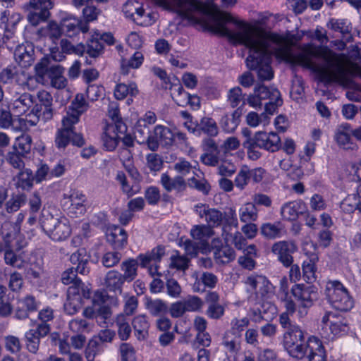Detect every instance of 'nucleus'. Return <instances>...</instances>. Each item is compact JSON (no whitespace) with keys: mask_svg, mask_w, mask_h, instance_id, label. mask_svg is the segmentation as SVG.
<instances>
[{"mask_svg":"<svg viewBox=\"0 0 361 361\" xmlns=\"http://www.w3.org/2000/svg\"><path fill=\"white\" fill-rule=\"evenodd\" d=\"M5 348L12 354H16L21 350L22 345L20 339L15 336H7L4 338Z\"/></svg>","mask_w":361,"mask_h":361,"instance_id":"nucleus-64","label":"nucleus"},{"mask_svg":"<svg viewBox=\"0 0 361 361\" xmlns=\"http://www.w3.org/2000/svg\"><path fill=\"white\" fill-rule=\"evenodd\" d=\"M231 330L227 332L240 337L241 332L249 325V319L247 317L243 319L235 318L231 321Z\"/></svg>","mask_w":361,"mask_h":361,"instance_id":"nucleus-57","label":"nucleus"},{"mask_svg":"<svg viewBox=\"0 0 361 361\" xmlns=\"http://www.w3.org/2000/svg\"><path fill=\"white\" fill-rule=\"evenodd\" d=\"M241 115L242 109L240 107H238L230 116H224L221 121L224 130L227 133L233 132L240 123Z\"/></svg>","mask_w":361,"mask_h":361,"instance_id":"nucleus-36","label":"nucleus"},{"mask_svg":"<svg viewBox=\"0 0 361 361\" xmlns=\"http://www.w3.org/2000/svg\"><path fill=\"white\" fill-rule=\"evenodd\" d=\"M261 234L268 240L281 238L286 234L284 225L281 221L264 223L260 227Z\"/></svg>","mask_w":361,"mask_h":361,"instance_id":"nucleus-23","label":"nucleus"},{"mask_svg":"<svg viewBox=\"0 0 361 361\" xmlns=\"http://www.w3.org/2000/svg\"><path fill=\"white\" fill-rule=\"evenodd\" d=\"M187 312H198L203 305V300L196 295H189L183 300Z\"/></svg>","mask_w":361,"mask_h":361,"instance_id":"nucleus-56","label":"nucleus"},{"mask_svg":"<svg viewBox=\"0 0 361 361\" xmlns=\"http://www.w3.org/2000/svg\"><path fill=\"white\" fill-rule=\"evenodd\" d=\"M138 92L137 85L135 82H130L128 85L119 83L114 89V96L118 100L123 99L128 95L135 97L138 94Z\"/></svg>","mask_w":361,"mask_h":361,"instance_id":"nucleus-37","label":"nucleus"},{"mask_svg":"<svg viewBox=\"0 0 361 361\" xmlns=\"http://www.w3.org/2000/svg\"><path fill=\"white\" fill-rule=\"evenodd\" d=\"M61 27L66 35L72 37L82 32L86 33L89 30V26L86 23L81 22L73 17H68L61 20Z\"/></svg>","mask_w":361,"mask_h":361,"instance_id":"nucleus-21","label":"nucleus"},{"mask_svg":"<svg viewBox=\"0 0 361 361\" xmlns=\"http://www.w3.org/2000/svg\"><path fill=\"white\" fill-rule=\"evenodd\" d=\"M138 262L136 259H129L122 262L121 270L123 271V277L127 282L133 281L137 276Z\"/></svg>","mask_w":361,"mask_h":361,"instance_id":"nucleus-41","label":"nucleus"},{"mask_svg":"<svg viewBox=\"0 0 361 361\" xmlns=\"http://www.w3.org/2000/svg\"><path fill=\"white\" fill-rule=\"evenodd\" d=\"M116 326L118 338L123 341H127L132 332L130 325L123 314L118 315L116 319Z\"/></svg>","mask_w":361,"mask_h":361,"instance_id":"nucleus-40","label":"nucleus"},{"mask_svg":"<svg viewBox=\"0 0 361 361\" xmlns=\"http://www.w3.org/2000/svg\"><path fill=\"white\" fill-rule=\"evenodd\" d=\"M358 199L357 195H348L341 202V209L348 214H351L356 210Z\"/></svg>","mask_w":361,"mask_h":361,"instance_id":"nucleus-62","label":"nucleus"},{"mask_svg":"<svg viewBox=\"0 0 361 361\" xmlns=\"http://www.w3.org/2000/svg\"><path fill=\"white\" fill-rule=\"evenodd\" d=\"M72 110L68 111L66 116H77L78 122L80 116L88 108V104L86 102L83 94H78L71 103Z\"/></svg>","mask_w":361,"mask_h":361,"instance_id":"nucleus-39","label":"nucleus"},{"mask_svg":"<svg viewBox=\"0 0 361 361\" xmlns=\"http://www.w3.org/2000/svg\"><path fill=\"white\" fill-rule=\"evenodd\" d=\"M39 222L44 232L54 241L66 240L71 235V227L64 217L59 218L49 211H42Z\"/></svg>","mask_w":361,"mask_h":361,"instance_id":"nucleus-2","label":"nucleus"},{"mask_svg":"<svg viewBox=\"0 0 361 361\" xmlns=\"http://www.w3.org/2000/svg\"><path fill=\"white\" fill-rule=\"evenodd\" d=\"M33 102V97L29 93H24L11 103L10 108L15 114L20 116L26 113Z\"/></svg>","mask_w":361,"mask_h":361,"instance_id":"nucleus-30","label":"nucleus"},{"mask_svg":"<svg viewBox=\"0 0 361 361\" xmlns=\"http://www.w3.org/2000/svg\"><path fill=\"white\" fill-rule=\"evenodd\" d=\"M305 204L302 201H292L284 204L281 209V214L283 219L295 220L300 214H302Z\"/></svg>","mask_w":361,"mask_h":361,"instance_id":"nucleus-26","label":"nucleus"},{"mask_svg":"<svg viewBox=\"0 0 361 361\" xmlns=\"http://www.w3.org/2000/svg\"><path fill=\"white\" fill-rule=\"evenodd\" d=\"M145 307L154 317L165 314L168 312L167 304L161 299L146 298Z\"/></svg>","mask_w":361,"mask_h":361,"instance_id":"nucleus-35","label":"nucleus"},{"mask_svg":"<svg viewBox=\"0 0 361 361\" xmlns=\"http://www.w3.org/2000/svg\"><path fill=\"white\" fill-rule=\"evenodd\" d=\"M135 335L140 341L145 340L148 336L149 323L147 317L143 314L137 315L132 321Z\"/></svg>","mask_w":361,"mask_h":361,"instance_id":"nucleus-31","label":"nucleus"},{"mask_svg":"<svg viewBox=\"0 0 361 361\" xmlns=\"http://www.w3.org/2000/svg\"><path fill=\"white\" fill-rule=\"evenodd\" d=\"M121 257L122 255L118 252H109L102 257V263L106 268L113 267L120 262Z\"/></svg>","mask_w":361,"mask_h":361,"instance_id":"nucleus-63","label":"nucleus"},{"mask_svg":"<svg viewBox=\"0 0 361 361\" xmlns=\"http://www.w3.org/2000/svg\"><path fill=\"white\" fill-rule=\"evenodd\" d=\"M234 250L228 245L221 246L214 252V257L217 264H228L235 259Z\"/></svg>","mask_w":361,"mask_h":361,"instance_id":"nucleus-34","label":"nucleus"},{"mask_svg":"<svg viewBox=\"0 0 361 361\" xmlns=\"http://www.w3.org/2000/svg\"><path fill=\"white\" fill-rule=\"evenodd\" d=\"M160 182L167 192H171L172 190L182 192L185 190L187 187V183L185 180L180 176L172 178L167 173H162L161 175Z\"/></svg>","mask_w":361,"mask_h":361,"instance_id":"nucleus-28","label":"nucleus"},{"mask_svg":"<svg viewBox=\"0 0 361 361\" xmlns=\"http://www.w3.org/2000/svg\"><path fill=\"white\" fill-rule=\"evenodd\" d=\"M147 166L151 171L157 172L161 170L163 166L161 157L155 153H150L146 157Z\"/></svg>","mask_w":361,"mask_h":361,"instance_id":"nucleus-61","label":"nucleus"},{"mask_svg":"<svg viewBox=\"0 0 361 361\" xmlns=\"http://www.w3.org/2000/svg\"><path fill=\"white\" fill-rule=\"evenodd\" d=\"M164 9L173 11L184 19L194 23H204L213 16L216 20L209 25L212 32L228 37L234 43L249 48L246 59L248 68L257 72L260 81L271 80L274 71L271 56L285 61V37L266 32L259 26L251 25L233 18L231 14L216 11V7L199 0H152Z\"/></svg>","mask_w":361,"mask_h":361,"instance_id":"nucleus-1","label":"nucleus"},{"mask_svg":"<svg viewBox=\"0 0 361 361\" xmlns=\"http://www.w3.org/2000/svg\"><path fill=\"white\" fill-rule=\"evenodd\" d=\"M82 304V298L78 295L77 288H68L67 299L63 305L65 312L70 315H73L79 311Z\"/></svg>","mask_w":361,"mask_h":361,"instance_id":"nucleus-24","label":"nucleus"},{"mask_svg":"<svg viewBox=\"0 0 361 361\" xmlns=\"http://www.w3.org/2000/svg\"><path fill=\"white\" fill-rule=\"evenodd\" d=\"M108 115L114 122V124H111L112 126H116V130L119 131L120 133L125 132L126 126L121 121V118L119 116L118 104L116 102H112L109 103Z\"/></svg>","mask_w":361,"mask_h":361,"instance_id":"nucleus-43","label":"nucleus"},{"mask_svg":"<svg viewBox=\"0 0 361 361\" xmlns=\"http://www.w3.org/2000/svg\"><path fill=\"white\" fill-rule=\"evenodd\" d=\"M52 0H30L28 6L34 11L27 15V20L33 26H37L40 22L47 20L49 16V10L52 8Z\"/></svg>","mask_w":361,"mask_h":361,"instance_id":"nucleus-7","label":"nucleus"},{"mask_svg":"<svg viewBox=\"0 0 361 361\" xmlns=\"http://www.w3.org/2000/svg\"><path fill=\"white\" fill-rule=\"evenodd\" d=\"M126 281L117 270L109 271L104 279V284L107 290L121 294L122 287Z\"/></svg>","mask_w":361,"mask_h":361,"instance_id":"nucleus-25","label":"nucleus"},{"mask_svg":"<svg viewBox=\"0 0 361 361\" xmlns=\"http://www.w3.org/2000/svg\"><path fill=\"white\" fill-rule=\"evenodd\" d=\"M118 133L116 130V126L112 125H107L105 128L102 140L106 149L109 151L114 150L118 143Z\"/></svg>","mask_w":361,"mask_h":361,"instance_id":"nucleus-33","label":"nucleus"},{"mask_svg":"<svg viewBox=\"0 0 361 361\" xmlns=\"http://www.w3.org/2000/svg\"><path fill=\"white\" fill-rule=\"evenodd\" d=\"M34 54L35 50L32 44H22L15 49L14 58L20 66L27 68L34 62Z\"/></svg>","mask_w":361,"mask_h":361,"instance_id":"nucleus-19","label":"nucleus"},{"mask_svg":"<svg viewBox=\"0 0 361 361\" xmlns=\"http://www.w3.org/2000/svg\"><path fill=\"white\" fill-rule=\"evenodd\" d=\"M22 19L19 13H11L9 11H4L1 14L0 21L6 24V29L8 27H14Z\"/></svg>","mask_w":361,"mask_h":361,"instance_id":"nucleus-55","label":"nucleus"},{"mask_svg":"<svg viewBox=\"0 0 361 361\" xmlns=\"http://www.w3.org/2000/svg\"><path fill=\"white\" fill-rule=\"evenodd\" d=\"M143 61L144 56L141 51H135L129 59L121 54V73L123 75H128L130 68H140Z\"/></svg>","mask_w":361,"mask_h":361,"instance_id":"nucleus-29","label":"nucleus"},{"mask_svg":"<svg viewBox=\"0 0 361 361\" xmlns=\"http://www.w3.org/2000/svg\"><path fill=\"white\" fill-rule=\"evenodd\" d=\"M222 237L226 244H228L229 238H231V243L234 245L235 247L239 250H244L247 245V240L240 232L236 231L232 235L226 231V226L223 227Z\"/></svg>","mask_w":361,"mask_h":361,"instance_id":"nucleus-42","label":"nucleus"},{"mask_svg":"<svg viewBox=\"0 0 361 361\" xmlns=\"http://www.w3.org/2000/svg\"><path fill=\"white\" fill-rule=\"evenodd\" d=\"M27 198L24 194H18L12 197L6 203V210L8 213L17 212L26 202Z\"/></svg>","mask_w":361,"mask_h":361,"instance_id":"nucleus-53","label":"nucleus"},{"mask_svg":"<svg viewBox=\"0 0 361 361\" xmlns=\"http://www.w3.org/2000/svg\"><path fill=\"white\" fill-rule=\"evenodd\" d=\"M37 77L44 79L47 77L50 81L63 74V68L57 64H52L49 56L43 57L35 67Z\"/></svg>","mask_w":361,"mask_h":361,"instance_id":"nucleus-16","label":"nucleus"},{"mask_svg":"<svg viewBox=\"0 0 361 361\" xmlns=\"http://www.w3.org/2000/svg\"><path fill=\"white\" fill-rule=\"evenodd\" d=\"M293 329L286 331L283 334V345L288 353L293 357L301 360L304 356V333L298 326Z\"/></svg>","mask_w":361,"mask_h":361,"instance_id":"nucleus-5","label":"nucleus"},{"mask_svg":"<svg viewBox=\"0 0 361 361\" xmlns=\"http://www.w3.org/2000/svg\"><path fill=\"white\" fill-rule=\"evenodd\" d=\"M32 142V137L30 135L23 134L16 138L12 148L26 155L31 151Z\"/></svg>","mask_w":361,"mask_h":361,"instance_id":"nucleus-46","label":"nucleus"},{"mask_svg":"<svg viewBox=\"0 0 361 361\" xmlns=\"http://www.w3.org/2000/svg\"><path fill=\"white\" fill-rule=\"evenodd\" d=\"M90 258V256L87 254L86 250L80 248L71 255L70 261L73 264H77L75 268L80 274L85 275L89 273L87 264Z\"/></svg>","mask_w":361,"mask_h":361,"instance_id":"nucleus-27","label":"nucleus"},{"mask_svg":"<svg viewBox=\"0 0 361 361\" xmlns=\"http://www.w3.org/2000/svg\"><path fill=\"white\" fill-rule=\"evenodd\" d=\"M304 356L301 360L305 361H326L324 348L319 338L314 336L310 337L305 343L303 350Z\"/></svg>","mask_w":361,"mask_h":361,"instance_id":"nucleus-15","label":"nucleus"},{"mask_svg":"<svg viewBox=\"0 0 361 361\" xmlns=\"http://www.w3.org/2000/svg\"><path fill=\"white\" fill-rule=\"evenodd\" d=\"M195 212L202 219H204L208 226L213 229L221 225L224 220L223 213L214 208H210L206 204H197L195 206Z\"/></svg>","mask_w":361,"mask_h":361,"instance_id":"nucleus-17","label":"nucleus"},{"mask_svg":"<svg viewBox=\"0 0 361 361\" xmlns=\"http://www.w3.org/2000/svg\"><path fill=\"white\" fill-rule=\"evenodd\" d=\"M116 180L119 183L122 192L126 194L128 197H132L136 193V192L134 191L133 188L130 185L127 180L126 176L123 171H117Z\"/></svg>","mask_w":361,"mask_h":361,"instance_id":"nucleus-60","label":"nucleus"},{"mask_svg":"<svg viewBox=\"0 0 361 361\" xmlns=\"http://www.w3.org/2000/svg\"><path fill=\"white\" fill-rule=\"evenodd\" d=\"M317 259V256L313 254L309 260L305 261L302 264V277L307 283H312L316 279L315 262Z\"/></svg>","mask_w":361,"mask_h":361,"instance_id":"nucleus-38","label":"nucleus"},{"mask_svg":"<svg viewBox=\"0 0 361 361\" xmlns=\"http://www.w3.org/2000/svg\"><path fill=\"white\" fill-rule=\"evenodd\" d=\"M271 250L284 267H289L293 262L292 255L297 251L298 247L293 240H281L274 243Z\"/></svg>","mask_w":361,"mask_h":361,"instance_id":"nucleus-9","label":"nucleus"},{"mask_svg":"<svg viewBox=\"0 0 361 361\" xmlns=\"http://www.w3.org/2000/svg\"><path fill=\"white\" fill-rule=\"evenodd\" d=\"M222 344L231 353H236L240 348V337L226 332Z\"/></svg>","mask_w":361,"mask_h":361,"instance_id":"nucleus-51","label":"nucleus"},{"mask_svg":"<svg viewBox=\"0 0 361 361\" xmlns=\"http://www.w3.org/2000/svg\"><path fill=\"white\" fill-rule=\"evenodd\" d=\"M325 293L329 302L336 310L346 312L353 307V300L348 290L338 281H328Z\"/></svg>","mask_w":361,"mask_h":361,"instance_id":"nucleus-3","label":"nucleus"},{"mask_svg":"<svg viewBox=\"0 0 361 361\" xmlns=\"http://www.w3.org/2000/svg\"><path fill=\"white\" fill-rule=\"evenodd\" d=\"M69 329L77 334H82L84 332L89 331V323L85 319L75 318L69 322Z\"/></svg>","mask_w":361,"mask_h":361,"instance_id":"nucleus-58","label":"nucleus"},{"mask_svg":"<svg viewBox=\"0 0 361 361\" xmlns=\"http://www.w3.org/2000/svg\"><path fill=\"white\" fill-rule=\"evenodd\" d=\"M25 157V155L15 150L13 148H11V150L5 156V159L13 168L22 169L25 166L23 160V158Z\"/></svg>","mask_w":361,"mask_h":361,"instance_id":"nucleus-52","label":"nucleus"},{"mask_svg":"<svg viewBox=\"0 0 361 361\" xmlns=\"http://www.w3.org/2000/svg\"><path fill=\"white\" fill-rule=\"evenodd\" d=\"M102 345L96 338H91L85 348V356L87 361H94L96 355L102 351Z\"/></svg>","mask_w":361,"mask_h":361,"instance_id":"nucleus-49","label":"nucleus"},{"mask_svg":"<svg viewBox=\"0 0 361 361\" xmlns=\"http://www.w3.org/2000/svg\"><path fill=\"white\" fill-rule=\"evenodd\" d=\"M198 128L210 137L218 135L219 129L216 121L209 117H203L198 123Z\"/></svg>","mask_w":361,"mask_h":361,"instance_id":"nucleus-47","label":"nucleus"},{"mask_svg":"<svg viewBox=\"0 0 361 361\" xmlns=\"http://www.w3.org/2000/svg\"><path fill=\"white\" fill-rule=\"evenodd\" d=\"M123 12L126 18L132 19L137 25L147 26L154 22L153 14L149 13L145 16L142 4L135 0L126 1L123 6Z\"/></svg>","mask_w":361,"mask_h":361,"instance_id":"nucleus-6","label":"nucleus"},{"mask_svg":"<svg viewBox=\"0 0 361 361\" xmlns=\"http://www.w3.org/2000/svg\"><path fill=\"white\" fill-rule=\"evenodd\" d=\"M121 361H136L135 348L129 343H122L118 348Z\"/></svg>","mask_w":361,"mask_h":361,"instance_id":"nucleus-54","label":"nucleus"},{"mask_svg":"<svg viewBox=\"0 0 361 361\" xmlns=\"http://www.w3.org/2000/svg\"><path fill=\"white\" fill-rule=\"evenodd\" d=\"M27 331L29 332L32 336L34 335L35 338L39 339L41 341L42 338L46 337L50 334L51 325L36 323L33 328L29 329Z\"/></svg>","mask_w":361,"mask_h":361,"instance_id":"nucleus-59","label":"nucleus"},{"mask_svg":"<svg viewBox=\"0 0 361 361\" xmlns=\"http://www.w3.org/2000/svg\"><path fill=\"white\" fill-rule=\"evenodd\" d=\"M104 49V45L99 41V34H96L87 41L86 51L90 57L97 58L99 56Z\"/></svg>","mask_w":361,"mask_h":361,"instance_id":"nucleus-48","label":"nucleus"},{"mask_svg":"<svg viewBox=\"0 0 361 361\" xmlns=\"http://www.w3.org/2000/svg\"><path fill=\"white\" fill-rule=\"evenodd\" d=\"M174 141V134L171 130L164 126H157L153 134L147 137V147L152 151L158 149L159 145L171 146Z\"/></svg>","mask_w":361,"mask_h":361,"instance_id":"nucleus-8","label":"nucleus"},{"mask_svg":"<svg viewBox=\"0 0 361 361\" xmlns=\"http://www.w3.org/2000/svg\"><path fill=\"white\" fill-rule=\"evenodd\" d=\"M291 293L305 308L311 307L318 297L316 288L310 285L295 284L291 288Z\"/></svg>","mask_w":361,"mask_h":361,"instance_id":"nucleus-13","label":"nucleus"},{"mask_svg":"<svg viewBox=\"0 0 361 361\" xmlns=\"http://www.w3.org/2000/svg\"><path fill=\"white\" fill-rule=\"evenodd\" d=\"M128 235L126 231L115 226L109 228L106 232V240L114 250H121L127 244Z\"/></svg>","mask_w":361,"mask_h":361,"instance_id":"nucleus-22","label":"nucleus"},{"mask_svg":"<svg viewBox=\"0 0 361 361\" xmlns=\"http://www.w3.org/2000/svg\"><path fill=\"white\" fill-rule=\"evenodd\" d=\"M351 128L350 124L343 123L338 126L335 134L337 144L345 149L355 150L357 146L354 143L350 137Z\"/></svg>","mask_w":361,"mask_h":361,"instance_id":"nucleus-20","label":"nucleus"},{"mask_svg":"<svg viewBox=\"0 0 361 361\" xmlns=\"http://www.w3.org/2000/svg\"><path fill=\"white\" fill-rule=\"evenodd\" d=\"M193 239L205 240L214 235V230L207 225H195L190 231Z\"/></svg>","mask_w":361,"mask_h":361,"instance_id":"nucleus-45","label":"nucleus"},{"mask_svg":"<svg viewBox=\"0 0 361 361\" xmlns=\"http://www.w3.org/2000/svg\"><path fill=\"white\" fill-rule=\"evenodd\" d=\"M63 197L68 200L66 204H68L67 210L69 214L78 216L86 212L87 197L82 192L73 190L70 194H64Z\"/></svg>","mask_w":361,"mask_h":361,"instance_id":"nucleus-12","label":"nucleus"},{"mask_svg":"<svg viewBox=\"0 0 361 361\" xmlns=\"http://www.w3.org/2000/svg\"><path fill=\"white\" fill-rule=\"evenodd\" d=\"M78 123L77 116H64L62 119V128L56 131L55 145L59 149H64L71 142L74 134V125Z\"/></svg>","mask_w":361,"mask_h":361,"instance_id":"nucleus-11","label":"nucleus"},{"mask_svg":"<svg viewBox=\"0 0 361 361\" xmlns=\"http://www.w3.org/2000/svg\"><path fill=\"white\" fill-rule=\"evenodd\" d=\"M10 235L7 234L4 237V240L8 247L4 252V261L5 263L8 265H10L13 267L21 269L24 267L25 260L23 259L22 255L20 254L16 253L13 250L10 248V246L8 245V238Z\"/></svg>","mask_w":361,"mask_h":361,"instance_id":"nucleus-32","label":"nucleus"},{"mask_svg":"<svg viewBox=\"0 0 361 361\" xmlns=\"http://www.w3.org/2000/svg\"><path fill=\"white\" fill-rule=\"evenodd\" d=\"M245 95L243 94L242 90L239 87L231 89L228 94V100L231 107L235 108L242 103L240 108L245 104Z\"/></svg>","mask_w":361,"mask_h":361,"instance_id":"nucleus-50","label":"nucleus"},{"mask_svg":"<svg viewBox=\"0 0 361 361\" xmlns=\"http://www.w3.org/2000/svg\"><path fill=\"white\" fill-rule=\"evenodd\" d=\"M322 334L326 338L332 339L334 336L345 334L348 331V321L343 315L327 312L322 319Z\"/></svg>","mask_w":361,"mask_h":361,"instance_id":"nucleus-4","label":"nucleus"},{"mask_svg":"<svg viewBox=\"0 0 361 361\" xmlns=\"http://www.w3.org/2000/svg\"><path fill=\"white\" fill-rule=\"evenodd\" d=\"M240 219L243 223H250L257 220V209L253 203H247L240 209Z\"/></svg>","mask_w":361,"mask_h":361,"instance_id":"nucleus-44","label":"nucleus"},{"mask_svg":"<svg viewBox=\"0 0 361 361\" xmlns=\"http://www.w3.org/2000/svg\"><path fill=\"white\" fill-rule=\"evenodd\" d=\"M252 146L255 145L260 149L274 152L281 147V138L276 133L271 132L267 133L259 131L254 135V140H250L249 142Z\"/></svg>","mask_w":361,"mask_h":361,"instance_id":"nucleus-10","label":"nucleus"},{"mask_svg":"<svg viewBox=\"0 0 361 361\" xmlns=\"http://www.w3.org/2000/svg\"><path fill=\"white\" fill-rule=\"evenodd\" d=\"M244 283L247 292L261 297L265 296L272 290L271 283L265 276L261 275L249 276L245 279Z\"/></svg>","mask_w":361,"mask_h":361,"instance_id":"nucleus-14","label":"nucleus"},{"mask_svg":"<svg viewBox=\"0 0 361 361\" xmlns=\"http://www.w3.org/2000/svg\"><path fill=\"white\" fill-rule=\"evenodd\" d=\"M37 98L40 102L41 106H43L44 109L40 115L35 116V120H28L27 118L26 119V121L32 126L37 124L40 116H42V119L44 121L51 119L53 116V109L51 107L53 98L51 94L46 90H41L37 92Z\"/></svg>","mask_w":361,"mask_h":361,"instance_id":"nucleus-18","label":"nucleus"}]
</instances>
